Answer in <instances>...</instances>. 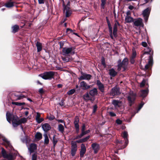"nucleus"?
<instances>
[{"label":"nucleus","mask_w":160,"mask_h":160,"mask_svg":"<svg viewBox=\"0 0 160 160\" xmlns=\"http://www.w3.org/2000/svg\"><path fill=\"white\" fill-rule=\"evenodd\" d=\"M81 150L80 152V156L82 157L86 152V148L83 144H82L81 146Z\"/></svg>","instance_id":"obj_16"},{"label":"nucleus","mask_w":160,"mask_h":160,"mask_svg":"<svg viewBox=\"0 0 160 160\" xmlns=\"http://www.w3.org/2000/svg\"><path fill=\"white\" fill-rule=\"evenodd\" d=\"M148 93V90H143L141 91L140 93L141 96L142 97H145L147 96Z\"/></svg>","instance_id":"obj_26"},{"label":"nucleus","mask_w":160,"mask_h":160,"mask_svg":"<svg viewBox=\"0 0 160 160\" xmlns=\"http://www.w3.org/2000/svg\"><path fill=\"white\" fill-rule=\"evenodd\" d=\"M109 73L111 77H114L116 75L117 73L114 69L112 68L109 70Z\"/></svg>","instance_id":"obj_21"},{"label":"nucleus","mask_w":160,"mask_h":160,"mask_svg":"<svg viewBox=\"0 0 160 160\" xmlns=\"http://www.w3.org/2000/svg\"><path fill=\"white\" fill-rule=\"evenodd\" d=\"M82 133L80 135H78L77 136V137H76L74 139H78V138H82Z\"/></svg>","instance_id":"obj_49"},{"label":"nucleus","mask_w":160,"mask_h":160,"mask_svg":"<svg viewBox=\"0 0 160 160\" xmlns=\"http://www.w3.org/2000/svg\"><path fill=\"white\" fill-rule=\"evenodd\" d=\"M134 58H131L130 62H131V63H132V64L134 63Z\"/></svg>","instance_id":"obj_60"},{"label":"nucleus","mask_w":160,"mask_h":160,"mask_svg":"<svg viewBox=\"0 0 160 160\" xmlns=\"http://www.w3.org/2000/svg\"><path fill=\"white\" fill-rule=\"evenodd\" d=\"M128 136V133L127 132H124L123 133V134L122 135V136L125 139H127V137Z\"/></svg>","instance_id":"obj_37"},{"label":"nucleus","mask_w":160,"mask_h":160,"mask_svg":"<svg viewBox=\"0 0 160 160\" xmlns=\"http://www.w3.org/2000/svg\"><path fill=\"white\" fill-rule=\"evenodd\" d=\"M136 55V52L134 50L133 51L132 54L131 58H134L135 57Z\"/></svg>","instance_id":"obj_44"},{"label":"nucleus","mask_w":160,"mask_h":160,"mask_svg":"<svg viewBox=\"0 0 160 160\" xmlns=\"http://www.w3.org/2000/svg\"><path fill=\"white\" fill-rule=\"evenodd\" d=\"M142 45L144 47H146L147 45V43L145 42H142Z\"/></svg>","instance_id":"obj_55"},{"label":"nucleus","mask_w":160,"mask_h":160,"mask_svg":"<svg viewBox=\"0 0 160 160\" xmlns=\"http://www.w3.org/2000/svg\"><path fill=\"white\" fill-rule=\"evenodd\" d=\"M144 104V103L143 102H142L139 105L138 107V111L137 112H138V111H139L140 109L142 108Z\"/></svg>","instance_id":"obj_39"},{"label":"nucleus","mask_w":160,"mask_h":160,"mask_svg":"<svg viewBox=\"0 0 160 160\" xmlns=\"http://www.w3.org/2000/svg\"><path fill=\"white\" fill-rule=\"evenodd\" d=\"M39 92L41 94H42L44 92V91L42 88L40 89Z\"/></svg>","instance_id":"obj_53"},{"label":"nucleus","mask_w":160,"mask_h":160,"mask_svg":"<svg viewBox=\"0 0 160 160\" xmlns=\"http://www.w3.org/2000/svg\"><path fill=\"white\" fill-rule=\"evenodd\" d=\"M110 115L112 117L115 116L116 115V114L112 112H109Z\"/></svg>","instance_id":"obj_52"},{"label":"nucleus","mask_w":160,"mask_h":160,"mask_svg":"<svg viewBox=\"0 0 160 160\" xmlns=\"http://www.w3.org/2000/svg\"><path fill=\"white\" fill-rule=\"evenodd\" d=\"M36 120L38 123H41L43 120L42 118H37V119H36Z\"/></svg>","instance_id":"obj_41"},{"label":"nucleus","mask_w":160,"mask_h":160,"mask_svg":"<svg viewBox=\"0 0 160 160\" xmlns=\"http://www.w3.org/2000/svg\"><path fill=\"white\" fill-rule=\"evenodd\" d=\"M38 3L39 4H44V0H38Z\"/></svg>","instance_id":"obj_51"},{"label":"nucleus","mask_w":160,"mask_h":160,"mask_svg":"<svg viewBox=\"0 0 160 160\" xmlns=\"http://www.w3.org/2000/svg\"><path fill=\"white\" fill-rule=\"evenodd\" d=\"M18 26L17 25H15L12 27V32L13 33H15L17 32L18 31Z\"/></svg>","instance_id":"obj_31"},{"label":"nucleus","mask_w":160,"mask_h":160,"mask_svg":"<svg viewBox=\"0 0 160 160\" xmlns=\"http://www.w3.org/2000/svg\"><path fill=\"white\" fill-rule=\"evenodd\" d=\"M134 24L135 26L138 27L142 26V20L141 18H138L133 21Z\"/></svg>","instance_id":"obj_13"},{"label":"nucleus","mask_w":160,"mask_h":160,"mask_svg":"<svg viewBox=\"0 0 160 160\" xmlns=\"http://www.w3.org/2000/svg\"><path fill=\"white\" fill-rule=\"evenodd\" d=\"M152 64V57L150 56L149 57V59L148 61V63L146 64L145 66V68L146 69H148L150 68Z\"/></svg>","instance_id":"obj_20"},{"label":"nucleus","mask_w":160,"mask_h":160,"mask_svg":"<svg viewBox=\"0 0 160 160\" xmlns=\"http://www.w3.org/2000/svg\"><path fill=\"white\" fill-rule=\"evenodd\" d=\"M85 100L88 101L91 99V98L88 93L85 94L83 96Z\"/></svg>","instance_id":"obj_29"},{"label":"nucleus","mask_w":160,"mask_h":160,"mask_svg":"<svg viewBox=\"0 0 160 160\" xmlns=\"http://www.w3.org/2000/svg\"><path fill=\"white\" fill-rule=\"evenodd\" d=\"M89 93L92 96H94L98 94V91L96 88H94L90 91Z\"/></svg>","instance_id":"obj_24"},{"label":"nucleus","mask_w":160,"mask_h":160,"mask_svg":"<svg viewBox=\"0 0 160 160\" xmlns=\"http://www.w3.org/2000/svg\"><path fill=\"white\" fill-rule=\"evenodd\" d=\"M44 137V143L48 144L49 142V139L47 134L45 133L43 135Z\"/></svg>","instance_id":"obj_30"},{"label":"nucleus","mask_w":160,"mask_h":160,"mask_svg":"<svg viewBox=\"0 0 160 160\" xmlns=\"http://www.w3.org/2000/svg\"><path fill=\"white\" fill-rule=\"evenodd\" d=\"M70 2L68 1L67 5V6H65L64 4L63 5L64 7L63 12L64 13H65L66 17H69L71 14V11L70 10L69 8L68 7L70 5Z\"/></svg>","instance_id":"obj_5"},{"label":"nucleus","mask_w":160,"mask_h":160,"mask_svg":"<svg viewBox=\"0 0 160 160\" xmlns=\"http://www.w3.org/2000/svg\"><path fill=\"white\" fill-rule=\"evenodd\" d=\"M75 90L74 89H71L68 92L67 94L68 95L72 94L74 93V92H75Z\"/></svg>","instance_id":"obj_36"},{"label":"nucleus","mask_w":160,"mask_h":160,"mask_svg":"<svg viewBox=\"0 0 160 160\" xmlns=\"http://www.w3.org/2000/svg\"><path fill=\"white\" fill-rule=\"evenodd\" d=\"M125 22L127 23H130L133 22V19L130 16H125Z\"/></svg>","instance_id":"obj_23"},{"label":"nucleus","mask_w":160,"mask_h":160,"mask_svg":"<svg viewBox=\"0 0 160 160\" xmlns=\"http://www.w3.org/2000/svg\"><path fill=\"white\" fill-rule=\"evenodd\" d=\"M37 155L36 154H33L32 156L31 160H37Z\"/></svg>","instance_id":"obj_38"},{"label":"nucleus","mask_w":160,"mask_h":160,"mask_svg":"<svg viewBox=\"0 0 160 160\" xmlns=\"http://www.w3.org/2000/svg\"><path fill=\"white\" fill-rule=\"evenodd\" d=\"M146 83V81L145 80H143L142 82L141 83L140 86L141 87H142L144 86Z\"/></svg>","instance_id":"obj_45"},{"label":"nucleus","mask_w":160,"mask_h":160,"mask_svg":"<svg viewBox=\"0 0 160 160\" xmlns=\"http://www.w3.org/2000/svg\"><path fill=\"white\" fill-rule=\"evenodd\" d=\"M53 143L54 146H55L57 142V140L54 139V137H53Z\"/></svg>","instance_id":"obj_54"},{"label":"nucleus","mask_w":160,"mask_h":160,"mask_svg":"<svg viewBox=\"0 0 160 160\" xmlns=\"http://www.w3.org/2000/svg\"><path fill=\"white\" fill-rule=\"evenodd\" d=\"M101 2V6L103 8H104V5L106 4V0H102Z\"/></svg>","instance_id":"obj_46"},{"label":"nucleus","mask_w":160,"mask_h":160,"mask_svg":"<svg viewBox=\"0 0 160 160\" xmlns=\"http://www.w3.org/2000/svg\"><path fill=\"white\" fill-rule=\"evenodd\" d=\"M92 147L95 153H96L99 149V145L96 143H93L92 145Z\"/></svg>","instance_id":"obj_15"},{"label":"nucleus","mask_w":160,"mask_h":160,"mask_svg":"<svg viewBox=\"0 0 160 160\" xmlns=\"http://www.w3.org/2000/svg\"><path fill=\"white\" fill-rule=\"evenodd\" d=\"M90 136H88L82 139L83 142L86 141L90 138Z\"/></svg>","instance_id":"obj_43"},{"label":"nucleus","mask_w":160,"mask_h":160,"mask_svg":"<svg viewBox=\"0 0 160 160\" xmlns=\"http://www.w3.org/2000/svg\"><path fill=\"white\" fill-rule=\"evenodd\" d=\"M145 52L144 53V54H149L151 52V49L149 48H146L145 49Z\"/></svg>","instance_id":"obj_34"},{"label":"nucleus","mask_w":160,"mask_h":160,"mask_svg":"<svg viewBox=\"0 0 160 160\" xmlns=\"http://www.w3.org/2000/svg\"><path fill=\"white\" fill-rule=\"evenodd\" d=\"M90 132V131L89 130H87L86 131H85L82 132V136L84 135L85 134H86L89 133Z\"/></svg>","instance_id":"obj_40"},{"label":"nucleus","mask_w":160,"mask_h":160,"mask_svg":"<svg viewBox=\"0 0 160 160\" xmlns=\"http://www.w3.org/2000/svg\"><path fill=\"white\" fill-rule=\"evenodd\" d=\"M126 14V16H130L131 14V12L130 11H128L127 12Z\"/></svg>","instance_id":"obj_57"},{"label":"nucleus","mask_w":160,"mask_h":160,"mask_svg":"<svg viewBox=\"0 0 160 160\" xmlns=\"http://www.w3.org/2000/svg\"><path fill=\"white\" fill-rule=\"evenodd\" d=\"M97 84L100 90L102 92H104V88L103 85L99 80L97 81Z\"/></svg>","instance_id":"obj_22"},{"label":"nucleus","mask_w":160,"mask_h":160,"mask_svg":"<svg viewBox=\"0 0 160 160\" xmlns=\"http://www.w3.org/2000/svg\"><path fill=\"white\" fill-rule=\"evenodd\" d=\"M42 135L40 132H37L35 135L36 138L38 140H40L42 138Z\"/></svg>","instance_id":"obj_32"},{"label":"nucleus","mask_w":160,"mask_h":160,"mask_svg":"<svg viewBox=\"0 0 160 160\" xmlns=\"http://www.w3.org/2000/svg\"><path fill=\"white\" fill-rule=\"evenodd\" d=\"M80 87L82 89L84 90L90 88H91V86L88 85L84 81H82L80 83Z\"/></svg>","instance_id":"obj_10"},{"label":"nucleus","mask_w":160,"mask_h":160,"mask_svg":"<svg viewBox=\"0 0 160 160\" xmlns=\"http://www.w3.org/2000/svg\"><path fill=\"white\" fill-rule=\"evenodd\" d=\"M42 128L45 132H47L50 130L51 126L48 124L45 123L42 125Z\"/></svg>","instance_id":"obj_18"},{"label":"nucleus","mask_w":160,"mask_h":160,"mask_svg":"<svg viewBox=\"0 0 160 160\" xmlns=\"http://www.w3.org/2000/svg\"><path fill=\"white\" fill-rule=\"evenodd\" d=\"M14 6V3L11 1H9L6 3L5 4V6L8 8H10Z\"/></svg>","instance_id":"obj_27"},{"label":"nucleus","mask_w":160,"mask_h":160,"mask_svg":"<svg viewBox=\"0 0 160 160\" xmlns=\"http://www.w3.org/2000/svg\"><path fill=\"white\" fill-rule=\"evenodd\" d=\"M58 129L60 131L62 132L64 131V128L62 125L60 124L58 125Z\"/></svg>","instance_id":"obj_35"},{"label":"nucleus","mask_w":160,"mask_h":160,"mask_svg":"<svg viewBox=\"0 0 160 160\" xmlns=\"http://www.w3.org/2000/svg\"><path fill=\"white\" fill-rule=\"evenodd\" d=\"M108 25L109 29V33H110V37L112 39H113V37L112 34V27L111 26V25L110 24V23L109 22L108 20Z\"/></svg>","instance_id":"obj_25"},{"label":"nucleus","mask_w":160,"mask_h":160,"mask_svg":"<svg viewBox=\"0 0 160 160\" xmlns=\"http://www.w3.org/2000/svg\"><path fill=\"white\" fill-rule=\"evenodd\" d=\"M2 140L4 141L3 144L6 148L10 151L9 153H7L5 150L3 148H2V154L3 157L7 159L8 160H12L13 159L14 153L12 152V151H14V149L11 145L10 142L8 140L7 138H2Z\"/></svg>","instance_id":"obj_1"},{"label":"nucleus","mask_w":160,"mask_h":160,"mask_svg":"<svg viewBox=\"0 0 160 160\" xmlns=\"http://www.w3.org/2000/svg\"><path fill=\"white\" fill-rule=\"evenodd\" d=\"M119 26V24L118 22H116L114 24L113 32V35L115 37H117L118 27Z\"/></svg>","instance_id":"obj_14"},{"label":"nucleus","mask_w":160,"mask_h":160,"mask_svg":"<svg viewBox=\"0 0 160 160\" xmlns=\"http://www.w3.org/2000/svg\"><path fill=\"white\" fill-rule=\"evenodd\" d=\"M97 108V107L96 105H95L93 106V113H94L95 112V111H96Z\"/></svg>","instance_id":"obj_50"},{"label":"nucleus","mask_w":160,"mask_h":160,"mask_svg":"<svg viewBox=\"0 0 160 160\" xmlns=\"http://www.w3.org/2000/svg\"><path fill=\"white\" fill-rule=\"evenodd\" d=\"M76 142H78V143H81V142H83V141H82V139H81L80 140H78L76 141Z\"/></svg>","instance_id":"obj_63"},{"label":"nucleus","mask_w":160,"mask_h":160,"mask_svg":"<svg viewBox=\"0 0 160 160\" xmlns=\"http://www.w3.org/2000/svg\"><path fill=\"white\" fill-rule=\"evenodd\" d=\"M85 125L84 124L83 125L82 127V132L83 131L85 130Z\"/></svg>","instance_id":"obj_58"},{"label":"nucleus","mask_w":160,"mask_h":160,"mask_svg":"<svg viewBox=\"0 0 160 160\" xmlns=\"http://www.w3.org/2000/svg\"><path fill=\"white\" fill-rule=\"evenodd\" d=\"M30 153L34 152L37 149V146L35 144L32 143L28 148Z\"/></svg>","instance_id":"obj_17"},{"label":"nucleus","mask_w":160,"mask_h":160,"mask_svg":"<svg viewBox=\"0 0 160 160\" xmlns=\"http://www.w3.org/2000/svg\"><path fill=\"white\" fill-rule=\"evenodd\" d=\"M128 60L127 58H124L122 63H120L121 61L120 60L118 61V71L121 70L122 71H124L127 68Z\"/></svg>","instance_id":"obj_3"},{"label":"nucleus","mask_w":160,"mask_h":160,"mask_svg":"<svg viewBox=\"0 0 160 160\" xmlns=\"http://www.w3.org/2000/svg\"><path fill=\"white\" fill-rule=\"evenodd\" d=\"M12 104L13 105H15L17 106H22L24 105L25 103L24 102H12Z\"/></svg>","instance_id":"obj_33"},{"label":"nucleus","mask_w":160,"mask_h":160,"mask_svg":"<svg viewBox=\"0 0 160 160\" xmlns=\"http://www.w3.org/2000/svg\"><path fill=\"white\" fill-rule=\"evenodd\" d=\"M112 103L116 108L119 107L122 105L121 102L116 100H112Z\"/></svg>","instance_id":"obj_19"},{"label":"nucleus","mask_w":160,"mask_h":160,"mask_svg":"<svg viewBox=\"0 0 160 160\" xmlns=\"http://www.w3.org/2000/svg\"><path fill=\"white\" fill-rule=\"evenodd\" d=\"M57 120L59 122H61V123H63L64 122V121L63 120H61V119H58V120Z\"/></svg>","instance_id":"obj_61"},{"label":"nucleus","mask_w":160,"mask_h":160,"mask_svg":"<svg viewBox=\"0 0 160 160\" xmlns=\"http://www.w3.org/2000/svg\"><path fill=\"white\" fill-rule=\"evenodd\" d=\"M91 76L90 74L83 73L82 74L78 79L79 80H89L91 79Z\"/></svg>","instance_id":"obj_12"},{"label":"nucleus","mask_w":160,"mask_h":160,"mask_svg":"<svg viewBox=\"0 0 160 160\" xmlns=\"http://www.w3.org/2000/svg\"><path fill=\"white\" fill-rule=\"evenodd\" d=\"M54 72L50 71L40 74L39 76L44 79H51L53 78Z\"/></svg>","instance_id":"obj_4"},{"label":"nucleus","mask_w":160,"mask_h":160,"mask_svg":"<svg viewBox=\"0 0 160 160\" xmlns=\"http://www.w3.org/2000/svg\"><path fill=\"white\" fill-rule=\"evenodd\" d=\"M151 9L149 8H147L144 10L142 13L143 16L144 18L145 21L146 22L148 19L149 15Z\"/></svg>","instance_id":"obj_9"},{"label":"nucleus","mask_w":160,"mask_h":160,"mask_svg":"<svg viewBox=\"0 0 160 160\" xmlns=\"http://www.w3.org/2000/svg\"><path fill=\"white\" fill-rule=\"evenodd\" d=\"M129 9L130 10H132L133 9L135 8L132 5H130L128 7Z\"/></svg>","instance_id":"obj_56"},{"label":"nucleus","mask_w":160,"mask_h":160,"mask_svg":"<svg viewBox=\"0 0 160 160\" xmlns=\"http://www.w3.org/2000/svg\"><path fill=\"white\" fill-rule=\"evenodd\" d=\"M79 122V118H78V117H76L75 118V120H74V124L78 123Z\"/></svg>","instance_id":"obj_42"},{"label":"nucleus","mask_w":160,"mask_h":160,"mask_svg":"<svg viewBox=\"0 0 160 160\" xmlns=\"http://www.w3.org/2000/svg\"><path fill=\"white\" fill-rule=\"evenodd\" d=\"M77 149V146L76 142H71V154L72 156L75 155Z\"/></svg>","instance_id":"obj_8"},{"label":"nucleus","mask_w":160,"mask_h":160,"mask_svg":"<svg viewBox=\"0 0 160 160\" xmlns=\"http://www.w3.org/2000/svg\"><path fill=\"white\" fill-rule=\"evenodd\" d=\"M55 118V117L53 115H50L48 117V119L50 120H53Z\"/></svg>","instance_id":"obj_47"},{"label":"nucleus","mask_w":160,"mask_h":160,"mask_svg":"<svg viewBox=\"0 0 160 160\" xmlns=\"http://www.w3.org/2000/svg\"><path fill=\"white\" fill-rule=\"evenodd\" d=\"M6 116L7 120L10 123L12 121V125L14 127L22 123H26L27 120V118H25L19 119L16 116L13 115L8 112H7Z\"/></svg>","instance_id":"obj_2"},{"label":"nucleus","mask_w":160,"mask_h":160,"mask_svg":"<svg viewBox=\"0 0 160 160\" xmlns=\"http://www.w3.org/2000/svg\"><path fill=\"white\" fill-rule=\"evenodd\" d=\"M24 97V96H19V97L18 98V99H22Z\"/></svg>","instance_id":"obj_64"},{"label":"nucleus","mask_w":160,"mask_h":160,"mask_svg":"<svg viewBox=\"0 0 160 160\" xmlns=\"http://www.w3.org/2000/svg\"><path fill=\"white\" fill-rule=\"evenodd\" d=\"M136 95L133 92H131L128 97V100L130 105L131 106L133 103L136 98Z\"/></svg>","instance_id":"obj_6"},{"label":"nucleus","mask_w":160,"mask_h":160,"mask_svg":"<svg viewBox=\"0 0 160 160\" xmlns=\"http://www.w3.org/2000/svg\"><path fill=\"white\" fill-rule=\"evenodd\" d=\"M75 126L76 128H79V125H78V123H75Z\"/></svg>","instance_id":"obj_59"},{"label":"nucleus","mask_w":160,"mask_h":160,"mask_svg":"<svg viewBox=\"0 0 160 160\" xmlns=\"http://www.w3.org/2000/svg\"><path fill=\"white\" fill-rule=\"evenodd\" d=\"M62 54L63 55H66L69 53L74 54V52L72 51V48H64L62 50Z\"/></svg>","instance_id":"obj_7"},{"label":"nucleus","mask_w":160,"mask_h":160,"mask_svg":"<svg viewBox=\"0 0 160 160\" xmlns=\"http://www.w3.org/2000/svg\"><path fill=\"white\" fill-rule=\"evenodd\" d=\"M40 113H37V116L36 117V119H37V118H40Z\"/></svg>","instance_id":"obj_62"},{"label":"nucleus","mask_w":160,"mask_h":160,"mask_svg":"<svg viewBox=\"0 0 160 160\" xmlns=\"http://www.w3.org/2000/svg\"><path fill=\"white\" fill-rule=\"evenodd\" d=\"M36 46L38 52H39L41 51L42 50V45L41 43L39 42H37L36 44Z\"/></svg>","instance_id":"obj_28"},{"label":"nucleus","mask_w":160,"mask_h":160,"mask_svg":"<svg viewBox=\"0 0 160 160\" xmlns=\"http://www.w3.org/2000/svg\"><path fill=\"white\" fill-rule=\"evenodd\" d=\"M116 122L118 124H121L122 123V121L119 119H117L116 120Z\"/></svg>","instance_id":"obj_48"},{"label":"nucleus","mask_w":160,"mask_h":160,"mask_svg":"<svg viewBox=\"0 0 160 160\" xmlns=\"http://www.w3.org/2000/svg\"><path fill=\"white\" fill-rule=\"evenodd\" d=\"M120 92H119V88H118L117 87H115L113 88L110 92V95L113 96L119 94Z\"/></svg>","instance_id":"obj_11"}]
</instances>
